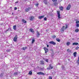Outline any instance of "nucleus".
Here are the masks:
<instances>
[{"label":"nucleus","instance_id":"f257e3e1","mask_svg":"<svg viewBox=\"0 0 79 79\" xmlns=\"http://www.w3.org/2000/svg\"><path fill=\"white\" fill-rule=\"evenodd\" d=\"M17 39H18V35H16L14 38L13 41L14 42H16Z\"/></svg>","mask_w":79,"mask_h":79},{"label":"nucleus","instance_id":"f03ea898","mask_svg":"<svg viewBox=\"0 0 79 79\" xmlns=\"http://www.w3.org/2000/svg\"><path fill=\"white\" fill-rule=\"evenodd\" d=\"M31 9V7H28L25 9V11L26 12H28V11H30V10Z\"/></svg>","mask_w":79,"mask_h":79},{"label":"nucleus","instance_id":"7ed1b4c3","mask_svg":"<svg viewBox=\"0 0 79 79\" xmlns=\"http://www.w3.org/2000/svg\"><path fill=\"white\" fill-rule=\"evenodd\" d=\"M47 69L48 70H50V69H53V66L52 65V64L49 65V66L48 68H47Z\"/></svg>","mask_w":79,"mask_h":79},{"label":"nucleus","instance_id":"20e7f679","mask_svg":"<svg viewBox=\"0 0 79 79\" xmlns=\"http://www.w3.org/2000/svg\"><path fill=\"white\" fill-rule=\"evenodd\" d=\"M49 43L50 44H52V45H56V43L54 42L53 41L49 42Z\"/></svg>","mask_w":79,"mask_h":79},{"label":"nucleus","instance_id":"39448f33","mask_svg":"<svg viewBox=\"0 0 79 79\" xmlns=\"http://www.w3.org/2000/svg\"><path fill=\"white\" fill-rule=\"evenodd\" d=\"M71 5L69 4L66 8L67 10H69L71 8Z\"/></svg>","mask_w":79,"mask_h":79},{"label":"nucleus","instance_id":"423d86ee","mask_svg":"<svg viewBox=\"0 0 79 79\" xmlns=\"http://www.w3.org/2000/svg\"><path fill=\"white\" fill-rule=\"evenodd\" d=\"M37 74H39V75H43V76H44V75H45V74L42 72H38Z\"/></svg>","mask_w":79,"mask_h":79},{"label":"nucleus","instance_id":"0eeeda50","mask_svg":"<svg viewBox=\"0 0 79 79\" xmlns=\"http://www.w3.org/2000/svg\"><path fill=\"white\" fill-rule=\"evenodd\" d=\"M44 49L45 51V53H47L48 52V49L46 47L44 48Z\"/></svg>","mask_w":79,"mask_h":79},{"label":"nucleus","instance_id":"6e6552de","mask_svg":"<svg viewBox=\"0 0 79 79\" xmlns=\"http://www.w3.org/2000/svg\"><path fill=\"white\" fill-rule=\"evenodd\" d=\"M57 13L58 18H59V19H60L61 16H60V12L57 11Z\"/></svg>","mask_w":79,"mask_h":79},{"label":"nucleus","instance_id":"1a4fd4ad","mask_svg":"<svg viewBox=\"0 0 79 79\" xmlns=\"http://www.w3.org/2000/svg\"><path fill=\"white\" fill-rule=\"evenodd\" d=\"M36 37H39V36H40V34L39 33V32L38 31H36Z\"/></svg>","mask_w":79,"mask_h":79},{"label":"nucleus","instance_id":"9d476101","mask_svg":"<svg viewBox=\"0 0 79 79\" xmlns=\"http://www.w3.org/2000/svg\"><path fill=\"white\" fill-rule=\"evenodd\" d=\"M30 31L32 33V34H34V30L32 28H30Z\"/></svg>","mask_w":79,"mask_h":79},{"label":"nucleus","instance_id":"9b49d317","mask_svg":"<svg viewBox=\"0 0 79 79\" xmlns=\"http://www.w3.org/2000/svg\"><path fill=\"white\" fill-rule=\"evenodd\" d=\"M29 18L30 21H32V20L34 19V18L33 16H31L30 17V18Z\"/></svg>","mask_w":79,"mask_h":79},{"label":"nucleus","instance_id":"f8f14e48","mask_svg":"<svg viewBox=\"0 0 79 79\" xmlns=\"http://www.w3.org/2000/svg\"><path fill=\"white\" fill-rule=\"evenodd\" d=\"M43 2L45 3V5H47L48 2L46 0H43Z\"/></svg>","mask_w":79,"mask_h":79},{"label":"nucleus","instance_id":"ddd939ff","mask_svg":"<svg viewBox=\"0 0 79 79\" xmlns=\"http://www.w3.org/2000/svg\"><path fill=\"white\" fill-rule=\"evenodd\" d=\"M45 17V15H43L41 16H40L39 17V19H42V18H44Z\"/></svg>","mask_w":79,"mask_h":79},{"label":"nucleus","instance_id":"4468645a","mask_svg":"<svg viewBox=\"0 0 79 79\" xmlns=\"http://www.w3.org/2000/svg\"><path fill=\"white\" fill-rule=\"evenodd\" d=\"M76 55H77V52H75L73 53V56L74 57H76Z\"/></svg>","mask_w":79,"mask_h":79},{"label":"nucleus","instance_id":"2eb2a0df","mask_svg":"<svg viewBox=\"0 0 79 79\" xmlns=\"http://www.w3.org/2000/svg\"><path fill=\"white\" fill-rule=\"evenodd\" d=\"M66 45H67V46H69L70 44H71V43L69 42H67L66 43Z\"/></svg>","mask_w":79,"mask_h":79},{"label":"nucleus","instance_id":"dca6fc26","mask_svg":"<svg viewBox=\"0 0 79 79\" xmlns=\"http://www.w3.org/2000/svg\"><path fill=\"white\" fill-rule=\"evenodd\" d=\"M14 75L15 76H18V73L17 72H15L14 73Z\"/></svg>","mask_w":79,"mask_h":79},{"label":"nucleus","instance_id":"f3484780","mask_svg":"<svg viewBox=\"0 0 79 79\" xmlns=\"http://www.w3.org/2000/svg\"><path fill=\"white\" fill-rule=\"evenodd\" d=\"M73 45H78V43H74L73 44Z\"/></svg>","mask_w":79,"mask_h":79},{"label":"nucleus","instance_id":"a211bd4d","mask_svg":"<svg viewBox=\"0 0 79 79\" xmlns=\"http://www.w3.org/2000/svg\"><path fill=\"white\" fill-rule=\"evenodd\" d=\"M11 31V28H9L7 30L5 31L6 32L7 31Z\"/></svg>","mask_w":79,"mask_h":79},{"label":"nucleus","instance_id":"6ab92c4d","mask_svg":"<svg viewBox=\"0 0 79 79\" xmlns=\"http://www.w3.org/2000/svg\"><path fill=\"white\" fill-rule=\"evenodd\" d=\"M28 74H30V75H32V71H30L28 73Z\"/></svg>","mask_w":79,"mask_h":79},{"label":"nucleus","instance_id":"aec40b11","mask_svg":"<svg viewBox=\"0 0 79 79\" xmlns=\"http://www.w3.org/2000/svg\"><path fill=\"white\" fill-rule=\"evenodd\" d=\"M22 21L24 23H27V21L24 19H22Z\"/></svg>","mask_w":79,"mask_h":79},{"label":"nucleus","instance_id":"412c9836","mask_svg":"<svg viewBox=\"0 0 79 79\" xmlns=\"http://www.w3.org/2000/svg\"><path fill=\"white\" fill-rule=\"evenodd\" d=\"M13 27L14 30H16V25L14 26Z\"/></svg>","mask_w":79,"mask_h":79},{"label":"nucleus","instance_id":"4be33fe9","mask_svg":"<svg viewBox=\"0 0 79 79\" xmlns=\"http://www.w3.org/2000/svg\"><path fill=\"white\" fill-rule=\"evenodd\" d=\"M40 64H44V61H43V60L41 61H40Z\"/></svg>","mask_w":79,"mask_h":79},{"label":"nucleus","instance_id":"5701e85b","mask_svg":"<svg viewBox=\"0 0 79 79\" xmlns=\"http://www.w3.org/2000/svg\"><path fill=\"white\" fill-rule=\"evenodd\" d=\"M35 42V39H33L32 40V44H34V43Z\"/></svg>","mask_w":79,"mask_h":79},{"label":"nucleus","instance_id":"b1692460","mask_svg":"<svg viewBox=\"0 0 79 79\" xmlns=\"http://www.w3.org/2000/svg\"><path fill=\"white\" fill-rule=\"evenodd\" d=\"M59 8L60 10H63V6L60 7Z\"/></svg>","mask_w":79,"mask_h":79},{"label":"nucleus","instance_id":"393cba45","mask_svg":"<svg viewBox=\"0 0 79 79\" xmlns=\"http://www.w3.org/2000/svg\"><path fill=\"white\" fill-rule=\"evenodd\" d=\"M64 26L61 28V29L63 31H64Z\"/></svg>","mask_w":79,"mask_h":79},{"label":"nucleus","instance_id":"a878e982","mask_svg":"<svg viewBox=\"0 0 79 79\" xmlns=\"http://www.w3.org/2000/svg\"><path fill=\"white\" fill-rule=\"evenodd\" d=\"M7 52H11V49H7L6 50Z\"/></svg>","mask_w":79,"mask_h":79},{"label":"nucleus","instance_id":"bb28decb","mask_svg":"<svg viewBox=\"0 0 79 79\" xmlns=\"http://www.w3.org/2000/svg\"><path fill=\"white\" fill-rule=\"evenodd\" d=\"M53 5H55V6H56L57 5H58V3H54L53 4Z\"/></svg>","mask_w":79,"mask_h":79},{"label":"nucleus","instance_id":"cd10ccee","mask_svg":"<svg viewBox=\"0 0 79 79\" xmlns=\"http://www.w3.org/2000/svg\"><path fill=\"white\" fill-rule=\"evenodd\" d=\"M56 41H57V42H60V39H59L58 38H57V39H56Z\"/></svg>","mask_w":79,"mask_h":79},{"label":"nucleus","instance_id":"c85d7f7f","mask_svg":"<svg viewBox=\"0 0 79 79\" xmlns=\"http://www.w3.org/2000/svg\"><path fill=\"white\" fill-rule=\"evenodd\" d=\"M75 32H79V29H76L75 30Z\"/></svg>","mask_w":79,"mask_h":79},{"label":"nucleus","instance_id":"c756f323","mask_svg":"<svg viewBox=\"0 0 79 79\" xmlns=\"http://www.w3.org/2000/svg\"><path fill=\"white\" fill-rule=\"evenodd\" d=\"M26 48H27V47H23V48L22 49L23 50H25Z\"/></svg>","mask_w":79,"mask_h":79},{"label":"nucleus","instance_id":"7c9ffc66","mask_svg":"<svg viewBox=\"0 0 79 79\" xmlns=\"http://www.w3.org/2000/svg\"><path fill=\"white\" fill-rule=\"evenodd\" d=\"M44 61H46V62H48V59H44Z\"/></svg>","mask_w":79,"mask_h":79},{"label":"nucleus","instance_id":"2f4dec72","mask_svg":"<svg viewBox=\"0 0 79 79\" xmlns=\"http://www.w3.org/2000/svg\"><path fill=\"white\" fill-rule=\"evenodd\" d=\"M3 73H1L0 75V77H3Z\"/></svg>","mask_w":79,"mask_h":79},{"label":"nucleus","instance_id":"473e14b6","mask_svg":"<svg viewBox=\"0 0 79 79\" xmlns=\"http://www.w3.org/2000/svg\"><path fill=\"white\" fill-rule=\"evenodd\" d=\"M79 47L78 46L76 47L75 48L76 50H78V49H79Z\"/></svg>","mask_w":79,"mask_h":79},{"label":"nucleus","instance_id":"72a5a7b5","mask_svg":"<svg viewBox=\"0 0 79 79\" xmlns=\"http://www.w3.org/2000/svg\"><path fill=\"white\" fill-rule=\"evenodd\" d=\"M47 17H44V21H47Z\"/></svg>","mask_w":79,"mask_h":79},{"label":"nucleus","instance_id":"f704fd0d","mask_svg":"<svg viewBox=\"0 0 79 79\" xmlns=\"http://www.w3.org/2000/svg\"><path fill=\"white\" fill-rule=\"evenodd\" d=\"M76 26H77V27H79V23H77V24Z\"/></svg>","mask_w":79,"mask_h":79},{"label":"nucleus","instance_id":"c9c22d12","mask_svg":"<svg viewBox=\"0 0 79 79\" xmlns=\"http://www.w3.org/2000/svg\"><path fill=\"white\" fill-rule=\"evenodd\" d=\"M52 37L54 39H55V38H56V36L54 35L52 36Z\"/></svg>","mask_w":79,"mask_h":79},{"label":"nucleus","instance_id":"e433bc0d","mask_svg":"<svg viewBox=\"0 0 79 79\" xmlns=\"http://www.w3.org/2000/svg\"><path fill=\"white\" fill-rule=\"evenodd\" d=\"M76 24L77 23H79V20H77L76 21Z\"/></svg>","mask_w":79,"mask_h":79},{"label":"nucleus","instance_id":"4c0bfd02","mask_svg":"<svg viewBox=\"0 0 79 79\" xmlns=\"http://www.w3.org/2000/svg\"><path fill=\"white\" fill-rule=\"evenodd\" d=\"M49 79H52V77H49Z\"/></svg>","mask_w":79,"mask_h":79},{"label":"nucleus","instance_id":"58836bf2","mask_svg":"<svg viewBox=\"0 0 79 79\" xmlns=\"http://www.w3.org/2000/svg\"><path fill=\"white\" fill-rule=\"evenodd\" d=\"M15 10H17V7H15L14 8Z\"/></svg>","mask_w":79,"mask_h":79},{"label":"nucleus","instance_id":"ea45409f","mask_svg":"<svg viewBox=\"0 0 79 79\" xmlns=\"http://www.w3.org/2000/svg\"><path fill=\"white\" fill-rule=\"evenodd\" d=\"M66 28H68V26L67 25H66L65 29H66Z\"/></svg>","mask_w":79,"mask_h":79},{"label":"nucleus","instance_id":"a19ab883","mask_svg":"<svg viewBox=\"0 0 79 79\" xmlns=\"http://www.w3.org/2000/svg\"><path fill=\"white\" fill-rule=\"evenodd\" d=\"M67 51L68 52H69V49H67Z\"/></svg>","mask_w":79,"mask_h":79},{"label":"nucleus","instance_id":"79ce46f5","mask_svg":"<svg viewBox=\"0 0 79 79\" xmlns=\"http://www.w3.org/2000/svg\"><path fill=\"white\" fill-rule=\"evenodd\" d=\"M35 5H36V6H38V5H39V4H35Z\"/></svg>","mask_w":79,"mask_h":79},{"label":"nucleus","instance_id":"37998d69","mask_svg":"<svg viewBox=\"0 0 79 79\" xmlns=\"http://www.w3.org/2000/svg\"><path fill=\"white\" fill-rule=\"evenodd\" d=\"M56 0H52V1L53 2H55V1H56Z\"/></svg>","mask_w":79,"mask_h":79},{"label":"nucleus","instance_id":"c03bdc74","mask_svg":"<svg viewBox=\"0 0 79 79\" xmlns=\"http://www.w3.org/2000/svg\"><path fill=\"white\" fill-rule=\"evenodd\" d=\"M18 3V1H17L15 2V3Z\"/></svg>","mask_w":79,"mask_h":79},{"label":"nucleus","instance_id":"a18cd8bd","mask_svg":"<svg viewBox=\"0 0 79 79\" xmlns=\"http://www.w3.org/2000/svg\"><path fill=\"white\" fill-rule=\"evenodd\" d=\"M0 25H1V26H2V25H3V24L2 23H1L0 24Z\"/></svg>","mask_w":79,"mask_h":79},{"label":"nucleus","instance_id":"49530a36","mask_svg":"<svg viewBox=\"0 0 79 79\" xmlns=\"http://www.w3.org/2000/svg\"><path fill=\"white\" fill-rule=\"evenodd\" d=\"M49 47V45H47V47Z\"/></svg>","mask_w":79,"mask_h":79},{"label":"nucleus","instance_id":"de8ad7c7","mask_svg":"<svg viewBox=\"0 0 79 79\" xmlns=\"http://www.w3.org/2000/svg\"><path fill=\"white\" fill-rule=\"evenodd\" d=\"M12 14H13V13H12Z\"/></svg>","mask_w":79,"mask_h":79},{"label":"nucleus","instance_id":"09e8293b","mask_svg":"<svg viewBox=\"0 0 79 79\" xmlns=\"http://www.w3.org/2000/svg\"><path fill=\"white\" fill-rule=\"evenodd\" d=\"M44 59V60H45V59Z\"/></svg>","mask_w":79,"mask_h":79}]
</instances>
